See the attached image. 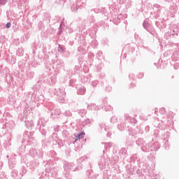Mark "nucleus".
Wrapping results in <instances>:
<instances>
[{
    "mask_svg": "<svg viewBox=\"0 0 179 179\" xmlns=\"http://www.w3.org/2000/svg\"><path fill=\"white\" fill-rule=\"evenodd\" d=\"M143 27L147 30V31H149L150 33V24H149V22L148 20H145L143 23Z\"/></svg>",
    "mask_w": 179,
    "mask_h": 179,
    "instance_id": "1",
    "label": "nucleus"
},
{
    "mask_svg": "<svg viewBox=\"0 0 179 179\" xmlns=\"http://www.w3.org/2000/svg\"><path fill=\"white\" fill-rule=\"evenodd\" d=\"M29 156H31V157H36V156H37V150H36L35 148H31L29 150Z\"/></svg>",
    "mask_w": 179,
    "mask_h": 179,
    "instance_id": "2",
    "label": "nucleus"
},
{
    "mask_svg": "<svg viewBox=\"0 0 179 179\" xmlns=\"http://www.w3.org/2000/svg\"><path fill=\"white\" fill-rule=\"evenodd\" d=\"M78 94H80L81 96H83V94H85L86 93V88L85 87H81L78 90L77 92Z\"/></svg>",
    "mask_w": 179,
    "mask_h": 179,
    "instance_id": "3",
    "label": "nucleus"
},
{
    "mask_svg": "<svg viewBox=\"0 0 179 179\" xmlns=\"http://www.w3.org/2000/svg\"><path fill=\"white\" fill-rule=\"evenodd\" d=\"M64 169L65 170V171H71V170H73V168L72 166V164H66L64 166Z\"/></svg>",
    "mask_w": 179,
    "mask_h": 179,
    "instance_id": "4",
    "label": "nucleus"
},
{
    "mask_svg": "<svg viewBox=\"0 0 179 179\" xmlns=\"http://www.w3.org/2000/svg\"><path fill=\"white\" fill-rule=\"evenodd\" d=\"M28 141L31 142V141H34V133L33 131H30L28 135Z\"/></svg>",
    "mask_w": 179,
    "mask_h": 179,
    "instance_id": "5",
    "label": "nucleus"
},
{
    "mask_svg": "<svg viewBox=\"0 0 179 179\" xmlns=\"http://www.w3.org/2000/svg\"><path fill=\"white\" fill-rule=\"evenodd\" d=\"M38 127H39V130L41 131L42 127H45V124L43 123V119H40L37 124Z\"/></svg>",
    "mask_w": 179,
    "mask_h": 179,
    "instance_id": "6",
    "label": "nucleus"
},
{
    "mask_svg": "<svg viewBox=\"0 0 179 179\" xmlns=\"http://www.w3.org/2000/svg\"><path fill=\"white\" fill-rule=\"evenodd\" d=\"M83 138H85V133L82 132L76 136V141H79L80 139H82Z\"/></svg>",
    "mask_w": 179,
    "mask_h": 179,
    "instance_id": "7",
    "label": "nucleus"
},
{
    "mask_svg": "<svg viewBox=\"0 0 179 179\" xmlns=\"http://www.w3.org/2000/svg\"><path fill=\"white\" fill-rule=\"evenodd\" d=\"M127 125H125L124 123H120V124H118L117 128L120 131H124Z\"/></svg>",
    "mask_w": 179,
    "mask_h": 179,
    "instance_id": "8",
    "label": "nucleus"
},
{
    "mask_svg": "<svg viewBox=\"0 0 179 179\" xmlns=\"http://www.w3.org/2000/svg\"><path fill=\"white\" fill-rule=\"evenodd\" d=\"M90 124V119H86L82 122L83 127H86V125H89Z\"/></svg>",
    "mask_w": 179,
    "mask_h": 179,
    "instance_id": "9",
    "label": "nucleus"
},
{
    "mask_svg": "<svg viewBox=\"0 0 179 179\" xmlns=\"http://www.w3.org/2000/svg\"><path fill=\"white\" fill-rule=\"evenodd\" d=\"M24 54V51L23 49H18L17 51V55H18V57H22L23 56Z\"/></svg>",
    "mask_w": 179,
    "mask_h": 179,
    "instance_id": "10",
    "label": "nucleus"
},
{
    "mask_svg": "<svg viewBox=\"0 0 179 179\" xmlns=\"http://www.w3.org/2000/svg\"><path fill=\"white\" fill-rule=\"evenodd\" d=\"M92 85L93 87H96V86H97V85H99V81L97 80H94L92 82Z\"/></svg>",
    "mask_w": 179,
    "mask_h": 179,
    "instance_id": "11",
    "label": "nucleus"
},
{
    "mask_svg": "<svg viewBox=\"0 0 179 179\" xmlns=\"http://www.w3.org/2000/svg\"><path fill=\"white\" fill-rule=\"evenodd\" d=\"M160 114H162V115H164L166 114V108H162L159 109Z\"/></svg>",
    "mask_w": 179,
    "mask_h": 179,
    "instance_id": "12",
    "label": "nucleus"
},
{
    "mask_svg": "<svg viewBox=\"0 0 179 179\" xmlns=\"http://www.w3.org/2000/svg\"><path fill=\"white\" fill-rule=\"evenodd\" d=\"M63 23H64L63 22H61L57 34H61V33H62V24H63Z\"/></svg>",
    "mask_w": 179,
    "mask_h": 179,
    "instance_id": "13",
    "label": "nucleus"
},
{
    "mask_svg": "<svg viewBox=\"0 0 179 179\" xmlns=\"http://www.w3.org/2000/svg\"><path fill=\"white\" fill-rule=\"evenodd\" d=\"M110 122H112V124H115V122H117V117H111Z\"/></svg>",
    "mask_w": 179,
    "mask_h": 179,
    "instance_id": "14",
    "label": "nucleus"
},
{
    "mask_svg": "<svg viewBox=\"0 0 179 179\" xmlns=\"http://www.w3.org/2000/svg\"><path fill=\"white\" fill-rule=\"evenodd\" d=\"M64 177H66L67 179H72V177H71V175H69L68 171L64 173Z\"/></svg>",
    "mask_w": 179,
    "mask_h": 179,
    "instance_id": "15",
    "label": "nucleus"
},
{
    "mask_svg": "<svg viewBox=\"0 0 179 179\" xmlns=\"http://www.w3.org/2000/svg\"><path fill=\"white\" fill-rule=\"evenodd\" d=\"M8 3V0H0V5H6Z\"/></svg>",
    "mask_w": 179,
    "mask_h": 179,
    "instance_id": "16",
    "label": "nucleus"
},
{
    "mask_svg": "<svg viewBox=\"0 0 179 179\" xmlns=\"http://www.w3.org/2000/svg\"><path fill=\"white\" fill-rule=\"evenodd\" d=\"M99 127H100V128H104V127H106V123H104V122H101V123L99 124Z\"/></svg>",
    "mask_w": 179,
    "mask_h": 179,
    "instance_id": "17",
    "label": "nucleus"
},
{
    "mask_svg": "<svg viewBox=\"0 0 179 179\" xmlns=\"http://www.w3.org/2000/svg\"><path fill=\"white\" fill-rule=\"evenodd\" d=\"M10 26H12V24H11L10 22H8V23L6 24V29H10Z\"/></svg>",
    "mask_w": 179,
    "mask_h": 179,
    "instance_id": "18",
    "label": "nucleus"
},
{
    "mask_svg": "<svg viewBox=\"0 0 179 179\" xmlns=\"http://www.w3.org/2000/svg\"><path fill=\"white\" fill-rule=\"evenodd\" d=\"M171 9H173V10H177V5L173 4V6L171 7Z\"/></svg>",
    "mask_w": 179,
    "mask_h": 179,
    "instance_id": "19",
    "label": "nucleus"
},
{
    "mask_svg": "<svg viewBox=\"0 0 179 179\" xmlns=\"http://www.w3.org/2000/svg\"><path fill=\"white\" fill-rule=\"evenodd\" d=\"M59 51L62 52V51H64V48L61 47V45H59Z\"/></svg>",
    "mask_w": 179,
    "mask_h": 179,
    "instance_id": "20",
    "label": "nucleus"
},
{
    "mask_svg": "<svg viewBox=\"0 0 179 179\" xmlns=\"http://www.w3.org/2000/svg\"><path fill=\"white\" fill-rule=\"evenodd\" d=\"M33 127V122H30L29 125L27 124V128H31Z\"/></svg>",
    "mask_w": 179,
    "mask_h": 179,
    "instance_id": "21",
    "label": "nucleus"
},
{
    "mask_svg": "<svg viewBox=\"0 0 179 179\" xmlns=\"http://www.w3.org/2000/svg\"><path fill=\"white\" fill-rule=\"evenodd\" d=\"M154 6L155 8H157V9H160V5L159 4H155Z\"/></svg>",
    "mask_w": 179,
    "mask_h": 179,
    "instance_id": "22",
    "label": "nucleus"
},
{
    "mask_svg": "<svg viewBox=\"0 0 179 179\" xmlns=\"http://www.w3.org/2000/svg\"><path fill=\"white\" fill-rule=\"evenodd\" d=\"M22 172L23 173V174H26V172H27L26 169L22 168Z\"/></svg>",
    "mask_w": 179,
    "mask_h": 179,
    "instance_id": "23",
    "label": "nucleus"
},
{
    "mask_svg": "<svg viewBox=\"0 0 179 179\" xmlns=\"http://www.w3.org/2000/svg\"><path fill=\"white\" fill-rule=\"evenodd\" d=\"M164 57H167V55H169V52H165L164 53Z\"/></svg>",
    "mask_w": 179,
    "mask_h": 179,
    "instance_id": "24",
    "label": "nucleus"
},
{
    "mask_svg": "<svg viewBox=\"0 0 179 179\" xmlns=\"http://www.w3.org/2000/svg\"><path fill=\"white\" fill-rule=\"evenodd\" d=\"M159 147H154V150H155V151H157V150H159Z\"/></svg>",
    "mask_w": 179,
    "mask_h": 179,
    "instance_id": "25",
    "label": "nucleus"
},
{
    "mask_svg": "<svg viewBox=\"0 0 179 179\" xmlns=\"http://www.w3.org/2000/svg\"><path fill=\"white\" fill-rule=\"evenodd\" d=\"M55 94H56V96H59V94H58L57 92H55Z\"/></svg>",
    "mask_w": 179,
    "mask_h": 179,
    "instance_id": "26",
    "label": "nucleus"
},
{
    "mask_svg": "<svg viewBox=\"0 0 179 179\" xmlns=\"http://www.w3.org/2000/svg\"><path fill=\"white\" fill-rule=\"evenodd\" d=\"M111 110H113V107L109 106V110L111 111Z\"/></svg>",
    "mask_w": 179,
    "mask_h": 179,
    "instance_id": "27",
    "label": "nucleus"
},
{
    "mask_svg": "<svg viewBox=\"0 0 179 179\" xmlns=\"http://www.w3.org/2000/svg\"><path fill=\"white\" fill-rule=\"evenodd\" d=\"M124 116L126 118H128V117H129V115H128V114L124 115Z\"/></svg>",
    "mask_w": 179,
    "mask_h": 179,
    "instance_id": "28",
    "label": "nucleus"
},
{
    "mask_svg": "<svg viewBox=\"0 0 179 179\" xmlns=\"http://www.w3.org/2000/svg\"><path fill=\"white\" fill-rule=\"evenodd\" d=\"M155 113L156 114V113H157V108H155Z\"/></svg>",
    "mask_w": 179,
    "mask_h": 179,
    "instance_id": "29",
    "label": "nucleus"
},
{
    "mask_svg": "<svg viewBox=\"0 0 179 179\" xmlns=\"http://www.w3.org/2000/svg\"><path fill=\"white\" fill-rule=\"evenodd\" d=\"M133 122L135 124V122H136V120L134 119Z\"/></svg>",
    "mask_w": 179,
    "mask_h": 179,
    "instance_id": "30",
    "label": "nucleus"
},
{
    "mask_svg": "<svg viewBox=\"0 0 179 179\" xmlns=\"http://www.w3.org/2000/svg\"><path fill=\"white\" fill-rule=\"evenodd\" d=\"M109 146H113V144H111V143H108Z\"/></svg>",
    "mask_w": 179,
    "mask_h": 179,
    "instance_id": "31",
    "label": "nucleus"
},
{
    "mask_svg": "<svg viewBox=\"0 0 179 179\" xmlns=\"http://www.w3.org/2000/svg\"><path fill=\"white\" fill-rule=\"evenodd\" d=\"M173 1V0H169V2Z\"/></svg>",
    "mask_w": 179,
    "mask_h": 179,
    "instance_id": "32",
    "label": "nucleus"
},
{
    "mask_svg": "<svg viewBox=\"0 0 179 179\" xmlns=\"http://www.w3.org/2000/svg\"><path fill=\"white\" fill-rule=\"evenodd\" d=\"M105 131H107V128L105 127Z\"/></svg>",
    "mask_w": 179,
    "mask_h": 179,
    "instance_id": "33",
    "label": "nucleus"
},
{
    "mask_svg": "<svg viewBox=\"0 0 179 179\" xmlns=\"http://www.w3.org/2000/svg\"><path fill=\"white\" fill-rule=\"evenodd\" d=\"M7 157H9V155H7Z\"/></svg>",
    "mask_w": 179,
    "mask_h": 179,
    "instance_id": "34",
    "label": "nucleus"
},
{
    "mask_svg": "<svg viewBox=\"0 0 179 179\" xmlns=\"http://www.w3.org/2000/svg\"><path fill=\"white\" fill-rule=\"evenodd\" d=\"M104 107H106V104H104Z\"/></svg>",
    "mask_w": 179,
    "mask_h": 179,
    "instance_id": "35",
    "label": "nucleus"
},
{
    "mask_svg": "<svg viewBox=\"0 0 179 179\" xmlns=\"http://www.w3.org/2000/svg\"><path fill=\"white\" fill-rule=\"evenodd\" d=\"M64 96H65L66 94H65V92H64Z\"/></svg>",
    "mask_w": 179,
    "mask_h": 179,
    "instance_id": "36",
    "label": "nucleus"
},
{
    "mask_svg": "<svg viewBox=\"0 0 179 179\" xmlns=\"http://www.w3.org/2000/svg\"><path fill=\"white\" fill-rule=\"evenodd\" d=\"M0 57H1V54H0Z\"/></svg>",
    "mask_w": 179,
    "mask_h": 179,
    "instance_id": "37",
    "label": "nucleus"
},
{
    "mask_svg": "<svg viewBox=\"0 0 179 179\" xmlns=\"http://www.w3.org/2000/svg\"><path fill=\"white\" fill-rule=\"evenodd\" d=\"M178 1H179V0H178Z\"/></svg>",
    "mask_w": 179,
    "mask_h": 179,
    "instance_id": "38",
    "label": "nucleus"
}]
</instances>
